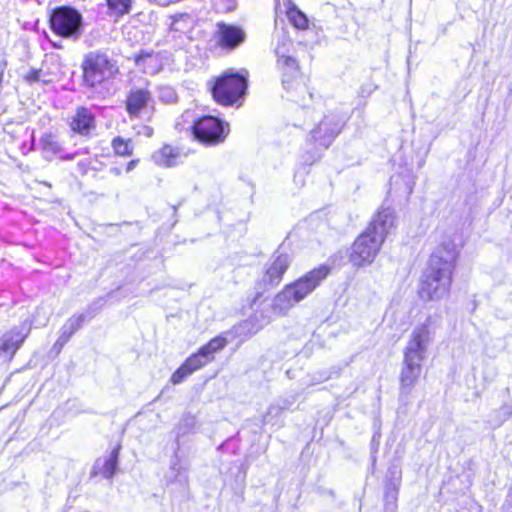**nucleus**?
<instances>
[{
	"mask_svg": "<svg viewBox=\"0 0 512 512\" xmlns=\"http://www.w3.org/2000/svg\"><path fill=\"white\" fill-rule=\"evenodd\" d=\"M458 258V246L452 240H445L436 247L419 280L420 300L438 302L450 295Z\"/></svg>",
	"mask_w": 512,
	"mask_h": 512,
	"instance_id": "1",
	"label": "nucleus"
},
{
	"mask_svg": "<svg viewBox=\"0 0 512 512\" xmlns=\"http://www.w3.org/2000/svg\"><path fill=\"white\" fill-rule=\"evenodd\" d=\"M394 225L395 216L391 209L379 208L351 244L349 261L352 265L360 268L372 264Z\"/></svg>",
	"mask_w": 512,
	"mask_h": 512,
	"instance_id": "2",
	"label": "nucleus"
},
{
	"mask_svg": "<svg viewBox=\"0 0 512 512\" xmlns=\"http://www.w3.org/2000/svg\"><path fill=\"white\" fill-rule=\"evenodd\" d=\"M82 85L92 91L107 89L120 74V66L107 51L93 50L81 61Z\"/></svg>",
	"mask_w": 512,
	"mask_h": 512,
	"instance_id": "3",
	"label": "nucleus"
},
{
	"mask_svg": "<svg viewBox=\"0 0 512 512\" xmlns=\"http://www.w3.org/2000/svg\"><path fill=\"white\" fill-rule=\"evenodd\" d=\"M249 73L246 70H226L208 82L212 100L221 107L240 108L246 99Z\"/></svg>",
	"mask_w": 512,
	"mask_h": 512,
	"instance_id": "4",
	"label": "nucleus"
},
{
	"mask_svg": "<svg viewBox=\"0 0 512 512\" xmlns=\"http://www.w3.org/2000/svg\"><path fill=\"white\" fill-rule=\"evenodd\" d=\"M290 267V258L286 253L275 254L264 265L259 277L254 282V295L251 305L263 302L265 295L277 288L283 281L284 275Z\"/></svg>",
	"mask_w": 512,
	"mask_h": 512,
	"instance_id": "5",
	"label": "nucleus"
},
{
	"mask_svg": "<svg viewBox=\"0 0 512 512\" xmlns=\"http://www.w3.org/2000/svg\"><path fill=\"white\" fill-rule=\"evenodd\" d=\"M230 131L228 121L211 114L196 117L190 125L192 138L204 147H215L223 144Z\"/></svg>",
	"mask_w": 512,
	"mask_h": 512,
	"instance_id": "6",
	"label": "nucleus"
},
{
	"mask_svg": "<svg viewBox=\"0 0 512 512\" xmlns=\"http://www.w3.org/2000/svg\"><path fill=\"white\" fill-rule=\"evenodd\" d=\"M319 280L317 274L310 272L293 283L285 285L274 298L273 310L281 315L286 314L318 286Z\"/></svg>",
	"mask_w": 512,
	"mask_h": 512,
	"instance_id": "7",
	"label": "nucleus"
},
{
	"mask_svg": "<svg viewBox=\"0 0 512 512\" xmlns=\"http://www.w3.org/2000/svg\"><path fill=\"white\" fill-rule=\"evenodd\" d=\"M81 13L74 7L61 5L53 8L48 15L51 32L64 39H78L83 31Z\"/></svg>",
	"mask_w": 512,
	"mask_h": 512,
	"instance_id": "8",
	"label": "nucleus"
},
{
	"mask_svg": "<svg viewBox=\"0 0 512 512\" xmlns=\"http://www.w3.org/2000/svg\"><path fill=\"white\" fill-rule=\"evenodd\" d=\"M68 126L73 135L92 138L97 130L96 115L87 106H77L69 118Z\"/></svg>",
	"mask_w": 512,
	"mask_h": 512,
	"instance_id": "9",
	"label": "nucleus"
},
{
	"mask_svg": "<svg viewBox=\"0 0 512 512\" xmlns=\"http://www.w3.org/2000/svg\"><path fill=\"white\" fill-rule=\"evenodd\" d=\"M153 102V95L147 87H133L125 95L124 107L130 119L139 118Z\"/></svg>",
	"mask_w": 512,
	"mask_h": 512,
	"instance_id": "10",
	"label": "nucleus"
},
{
	"mask_svg": "<svg viewBox=\"0 0 512 512\" xmlns=\"http://www.w3.org/2000/svg\"><path fill=\"white\" fill-rule=\"evenodd\" d=\"M432 323V317L429 316L425 323L416 327L404 349V356L416 358L417 361L422 362L425 358L426 344L430 338L429 327Z\"/></svg>",
	"mask_w": 512,
	"mask_h": 512,
	"instance_id": "11",
	"label": "nucleus"
},
{
	"mask_svg": "<svg viewBox=\"0 0 512 512\" xmlns=\"http://www.w3.org/2000/svg\"><path fill=\"white\" fill-rule=\"evenodd\" d=\"M18 327H12L0 336V362L11 363L27 339Z\"/></svg>",
	"mask_w": 512,
	"mask_h": 512,
	"instance_id": "12",
	"label": "nucleus"
},
{
	"mask_svg": "<svg viewBox=\"0 0 512 512\" xmlns=\"http://www.w3.org/2000/svg\"><path fill=\"white\" fill-rule=\"evenodd\" d=\"M213 362L201 348L187 357L172 373L170 382L173 385L182 383L188 376Z\"/></svg>",
	"mask_w": 512,
	"mask_h": 512,
	"instance_id": "13",
	"label": "nucleus"
},
{
	"mask_svg": "<svg viewBox=\"0 0 512 512\" xmlns=\"http://www.w3.org/2000/svg\"><path fill=\"white\" fill-rule=\"evenodd\" d=\"M245 36L243 29L236 25L224 22L217 24L216 45L222 49L234 50L244 42Z\"/></svg>",
	"mask_w": 512,
	"mask_h": 512,
	"instance_id": "14",
	"label": "nucleus"
},
{
	"mask_svg": "<svg viewBox=\"0 0 512 512\" xmlns=\"http://www.w3.org/2000/svg\"><path fill=\"white\" fill-rule=\"evenodd\" d=\"M85 315L74 314L69 317L60 329L59 337L53 344V351L56 355L60 354L63 347L70 341L84 325Z\"/></svg>",
	"mask_w": 512,
	"mask_h": 512,
	"instance_id": "15",
	"label": "nucleus"
},
{
	"mask_svg": "<svg viewBox=\"0 0 512 512\" xmlns=\"http://www.w3.org/2000/svg\"><path fill=\"white\" fill-rule=\"evenodd\" d=\"M181 156L182 153L179 147L164 143L152 153L151 159L158 167L172 168L179 164Z\"/></svg>",
	"mask_w": 512,
	"mask_h": 512,
	"instance_id": "16",
	"label": "nucleus"
},
{
	"mask_svg": "<svg viewBox=\"0 0 512 512\" xmlns=\"http://www.w3.org/2000/svg\"><path fill=\"white\" fill-rule=\"evenodd\" d=\"M421 371V362L417 361L416 358L404 356L403 367L399 376L401 389L410 390L420 378Z\"/></svg>",
	"mask_w": 512,
	"mask_h": 512,
	"instance_id": "17",
	"label": "nucleus"
},
{
	"mask_svg": "<svg viewBox=\"0 0 512 512\" xmlns=\"http://www.w3.org/2000/svg\"><path fill=\"white\" fill-rule=\"evenodd\" d=\"M133 62L143 72L155 73L161 69L162 59L159 53L151 50H140L133 56Z\"/></svg>",
	"mask_w": 512,
	"mask_h": 512,
	"instance_id": "18",
	"label": "nucleus"
},
{
	"mask_svg": "<svg viewBox=\"0 0 512 512\" xmlns=\"http://www.w3.org/2000/svg\"><path fill=\"white\" fill-rule=\"evenodd\" d=\"M285 13L289 22L296 29L305 30L308 28L309 21L306 15L290 0L287 1Z\"/></svg>",
	"mask_w": 512,
	"mask_h": 512,
	"instance_id": "19",
	"label": "nucleus"
},
{
	"mask_svg": "<svg viewBox=\"0 0 512 512\" xmlns=\"http://www.w3.org/2000/svg\"><path fill=\"white\" fill-rule=\"evenodd\" d=\"M111 148L116 156L128 158L134 153L133 140L125 139L122 136H115L111 140Z\"/></svg>",
	"mask_w": 512,
	"mask_h": 512,
	"instance_id": "20",
	"label": "nucleus"
},
{
	"mask_svg": "<svg viewBox=\"0 0 512 512\" xmlns=\"http://www.w3.org/2000/svg\"><path fill=\"white\" fill-rule=\"evenodd\" d=\"M228 344L226 333H221L211 338L207 343L202 345L200 348L206 353V355L214 361L215 353L222 351Z\"/></svg>",
	"mask_w": 512,
	"mask_h": 512,
	"instance_id": "21",
	"label": "nucleus"
},
{
	"mask_svg": "<svg viewBox=\"0 0 512 512\" xmlns=\"http://www.w3.org/2000/svg\"><path fill=\"white\" fill-rule=\"evenodd\" d=\"M120 445H116L110 452L108 458L104 461L100 474L107 479H111L116 471L120 454Z\"/></svg>",
	"mask_w": 512,
	"mask_h": 512,
	"instance_id": "22",
	"label": "nucleus"
},
{
	"mask_svg": "<svg viewBox=\"0 0 512 512\" xmlns=\"http://www.w3.org/2000/svg\"><path fill=\"white\" fill-rule=\"evenodd\" d=\"M109 14L115 17H122L129 13L131 9V0H106Z\"/></svg>",
	"mask_w": 512,
	"mask_h": 512,
	"instance_id": "23",
	"label": "nucleus"
},
{
	"mask_svg": "<svg viewBox=\"0 0 512 512\" xmlns=\"http://www.w3.org/2000/svg\"><path fill=\"white\" fill-rule=\"evenodd\" d=\"M140 163L139 158H134L126 163L115 162L109 169V172L114 177H122L124 174L134 170Z\"/></svg>",
	"mask_w": 512,
	"mask_h": 512,
	"instance_id": "24",
	"label": "nucleus"
},
{
	"mask_svg": "<svg viewBox=\"0 0 512 512\" xmlns=\"http://www.w3.org/2000/svg\"><path fill=\"white\" fill-rule=\"evenodd\" d=\"M41 70L40 69H31L24 76V80L28 83H34L39 81Z\"/></svg>",
	"mask_w": 512,
	"mask_h": 512,
	"instance_id": "25",
	"label": "nucleus"
},
{
	"mask_svg": "<svg viewBox=\"0 0 512 512\" xmlns=\"http://www.w3.org/2000/svg\"><path fill=\"white\" fill-rule=\"evenodd\" d=\"M385 497L387 499H391L395 503L398 497V488L394 485L388 487L385 491Z\"/></svg>",
	"mask_w": 512,
	"mask_h": 512,
	"instance_id": "26",
	"label": "nucleus"
},
{
	"mask_svg": "<svg viewBox=\"0 0 512 512\" xmlns=\"http://www.w3.org/2000/svg\"><path fill=\"white\" fill-rule=\"evenodd\" d=\"M189 18L188 13H178L170 16L172 25H175L178 21L185 20Z\"/></svg>",
	"mask_w": 512,
	"mask_h": 512,
	"instance_id": "27",
	"label": "nucleus"
},
{
	"mask_svg": "<svg viewBox=\"0 0 512 512\" xmlns=\"http://www.w3.org/2000/svg\"><path fill=\"white\" fill-rule=\"evenodd\" d=\"M43 141H44V143L49 144V145L56 144L53 140L52 135H50V134L46 135L45 138L43 139Z\"/></svg>",
	"mask_w": 512,
	"mask_h": 512,
	"instance_id": "28",
	"label": "nucleus"
},
{
	"mask_svg": "<svg viewBox=\"0 0 512 512\" xmlns=\"http://www.w3.org/2000/svg\"><path fill=\"white\" fill-rule=\"evenodd\" d=\"M78 166L85 172V169L88 167V164L86 162H80L78 163Z\"/></svg>",
	"mask_w": 512,
	"mask_h": 512,
	"instance_id": "29",
	"label": "nucleus"
},
{
	"mask_svg": "<svg viewBox=\"0 0 512 512\" xmlns=\"http://www.w3.org/2000/svg\"><path fill=\"white\" fill-rule=\"evenodd\" d=\"M321 269H322V277H323L326 273H328V270L324 272V269H325L324 266H321Z\"/></svg>",
	"mask_w": 512,
	"mask_h": 512,
	"instance_id": "30",
	"label": "nucleus"
},
{
	"mask_svg": "<svg viewBox=\"0 0 512 512\" xmlns=\"http://www.w3.org/2000/svg\"><path fill=\"white\" fill-rule=\"evenodd\" d=\"M153 133V129L149 128V133L148 135H151Z\"/></svg>",
	"mask_w": 512,
	"mask_h": 512,
	"instance_id": "31",
	"label": "nucleus"
}]
</instances>
